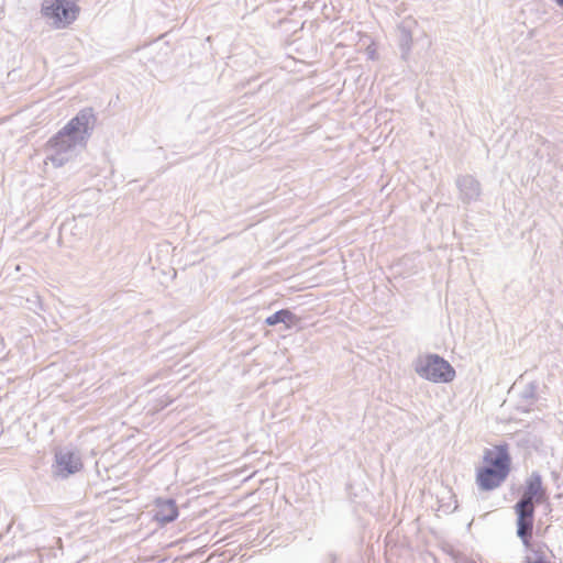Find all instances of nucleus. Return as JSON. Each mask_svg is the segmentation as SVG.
I'll return each mask as SVG.
<instances>
[{
    "label": "nucleus",
    "mask_w": 563,
    "mask_h": 563,
    "mask_svg": "<svg viewBox=\"0 0 563 563\" xmlns=\"http://www.w3.org/2000/svg\"><path fill=\"white\" fill-rule=\"evenodd\" d=\"M512 459L507 443L495 444L483 451L481 464L475 470V483L479 490L499 488L509 477Z\"/></svg>",
    "instance_id": "nucleus-1"
},
{
    "label": "nucleus",
    "mask_w": 563,
    "mask_h": 563,
    "mask_svg": "<svg viewBox=\"0 0 563 563\" xmlns=\"http://www.w3.org/2000/svg\"><path fill=\"white\" fill-rule=\"evenodd\" d=\"M416 372L433 383H450L455 377V371L444 358L435 354L427 355L418 361Z\"/></svg>",
    "instance_id": "nucleus-2"
},
{
    "label": "nucleus",
    "mask_w": 563,
    "mask_h": 563,
    "mask_svg": "<svg viewBox=\"0 0 563 563\" xmlns=\"http://www.w3.org/2000/svg\"><path fill=\"white\" fill-rule=\"evenodd\" d=\"M79 8L69 0H44L42 14L52 20L57 27L66 26L74 22Z\"/></svg>",
    "instance_id": "nucleus-3"
},
{
    "label": "nucleus",
    "mask_w": 563,
    "mask_h": 563,
    "mask_svg": "<svg viewBox=\"0 0 563 563\" xmlns=\"http://www.w3.org/2000/svg\"><path fill=\"white\" fill-rule=\"evenodd\" d=\"M517 514V533L526 547L530 545L533 528V501L521 499L515 507Z\"/></svg>",
    "instance_id": "nucleus-4"
},
{
    "label": "nucleus",
    "mask_w": 563,
    "mask_h": 563,
    "mask_svg": "<svg viewBox=\"0 0 563 563\" xmlns=\"http://www.w3.org/2000/svg\"><path fill=\"white\" fill-rule=\"evenodd\" d=\"M93 120V113L90 109L82 110L64 126L60 134L67 136L86 134Z\"/></svg>",
    "instance_id": "nucleus-5"
},
{
    "label": "nucleus",
    "mask_w": 563,
    "mask_h": 563,
    "mask_svg": "<svg viewBox=\"0 0 563 563\" xmlns=\"http://www.w3.org/2000/svg\"><path fill=\"white\" fill-rule=\"evenodd\" d=\"M56 475L67 477L82 468V462L74 452L58 453L55 456Z\"/></svg>",
    "instance_id": "nucleus-6"
},
{
    "label": "nucleus",
    "mask_w": 563,
    "mask_h": 563,
    "mask_svg": "<svg viewBox=\"0 0 563 563\" xmlns=\"http://www.w3.org/2000/svg\"><path fill=\"white\" fill-rule=\"evenodd\" d=\"M155 506V520L161 523L172 522L178 517V507L173 499H157Z\"/></svg>",
    "instance_id": "nucleus-7"
},
{
    "label": "nucleus",
    "mask_w": 563,
    "mask_h": 563,
    "mask_svg": "<svg viewBox=\"0 0 563 563\" xmlns=\"http://www.w3.org/2000/svg\"><path fill=\"white\" fill-rule=\"evenodd\" d=\"M529 552L523 559V563H552L553 552L547 544L532 545L530 543Z\"/></svg>",
    "instance_id": "nucleus-8"
},
{
    "label": "nucleus",
    "mask_w": 563,
    "mask_h": 563,
    "mask_svg": "<svg viewBox=\"0 0 563 563\" xmlns=\"http://www.w3.org/2000/svg\"><path fill=\"white\" fill-rule=\"evenodd\" d=\"M544 496V490L542 488L541 478L539 476H532L526 486V490L522 499L530 501H540Z\"/></svg>",
    "instance_id": "nucleus-9"
},
{
    "label": "nucleus",
    "mask_w": 563,
    "mask_h": 563,
    "mask_svg": "<svg viewBox=\"0 0 563 563\" xmlns=\"http://www.w3.org/2000/svg\"><path fill=\"white\" fill-rule=\"evenodd\" d=\"M296 318L294 316V313L287 309H283V310H279L275 313H273L272 316H269L267 319H266V323L268 325H275L277 323H286L287 327H290L294 322H295Z\"/></svg>",
    "instance_id": "nucleus-10"
},
{
    "label": "nucleus",
    "mask_w": 563,
    "mask_h": 563,
    "mask_svg": "<svg viewBox=\"0 0 563 563\" xmlns=\"http://www.w3.org/2000/svg\"><path fill=\"white\" fill-rule=\"evenodd\" d=\"M560 5H563V0H555Z\"/></svg>",
    "instance_id": "nucleus-11"
}]
</instances>
